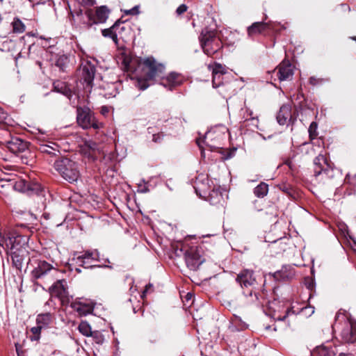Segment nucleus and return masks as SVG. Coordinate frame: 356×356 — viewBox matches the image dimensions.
<instances>
[{
	"mask_svg": "<svg viewBox=\"0 0 356 356\" xmlns=\"http://www.w3.org/2000/svg\"><path fill=\"white\" fill-rule=\"evenodd\" d=\"M143 65L145 77L138 78L136 81V86L141 90L147 89L150 85L149 81H159L161 85L169 90H172L181 82L180 76L175 72L164 76L165 66L156 62L152 57L145 58Z\"/></svg>",
	"mask_w": 356,
	"mask_h": 356,
	"instance_id": "1",
	"label": "nucleus"
},
{
	"mask_svg": "<svg viewBox=\"0 0 356 356\" xmlns=\"http://www.w3.org/2000/svg\"><path fill=\"white\" fill-rule=\"evenodd\" d=\"M229 135L228 129L224 125L212 127L202 137L196 139V143L202 151L208 148L210 151L221 149L220 145Z\"/></svg>",
	"mask_w": 356,
	"mask_h": 356,
	"instance_id": "2",
	"label": "nucleus"
},
{
	"mask_svg": "<svg viewBox=\"0 0 356 356\" xmlns=\"http://www.w3.org/2000/svg\"><path fill=\"white\" fill-rule=\"evenodd\" d=\"M54 168L64 179L70 183H74L80 178L78 164L70 159L63 158L56 161Z\"/></svg>",
	"mask_w": 356,
	"mask_h": 356,
	"instance_id": "3",
	"label": "nucleus"
},
{
	"mask_svg": "<svg viewBox=\"0 0 356 356\" xmlns=\"http://www.w3.org/2000/svg\"><path fill=\"white\" fill-rule=\"evenodd\" d=\"M200 41L203 51L211 56L222 48V42L216 31L205 28L202 31Z\"/></svg>",
	"mask_w": 356,
	"mask_h": 356,
	"instance_id": "4",
	"label": "nucleus"
},
{
	"mask_svg": "<svg viewBox=\"0 0 356 356\" xmlns=\"http://www.w3.org/2000/svg\"><path fill=\"white\" fill-rule=\"evenodd\" d=\"M335 321L334 326H337V321H344V326L340 334L342 341L348 343L356 342V321L341 311L337 313Z\"/></svg>",
	"mask_w": 356,
	"mask_h": 356,
	"instance_id": "5",
	"label": "nucleus"
},
{
	"mask_svg": "<svg viewBox=\"0 0 356 356\" xmlns=\"http://www.w3.org/2000/svg\"><path fill=\"white\" fill-rule=\"evenodd\" d=\"M76 112L77 123L83 129L93 128L95 129H99L103 127V124L95 119L93 113L90 111L89 108L79 107L77 108Z\"/></svg>",
	"mask_w": 356,
	"mask_h": 356,
	"instance_id": "6",
	"label": "nucleus"
},
{
	"mask_svg": "<svg viewBox=\"0 0 356 356\" xmlns=\"http://www.w3.org/2000/svg\"><path fill=\"white\" fill-rule=\"evenodd\" d=\"M35 138L40 143L38 149L41 153L52 156H57L60 154V146L56 143L47 138L44 132L39 130L38 135Z\"/></svg>",
	"mask_w": 356,
	"mask_h": 356,
	"instance_id": "7",
	"label": "nucleus"
},
{
	"mask_svg": "<svg viewBox=\"0 0 356 356\" xmlns=\"http://www.w3.org/2000/svg\"><path fill=\"white\" fill-rule=\"evenodd\" d=\"M183 248L185 247L181 248L180 252L183 251ZM184 258L188 268L192 270H196L203 262V259L195 246L184 249Z\"/></svg>",
	"mask_w": 356,
	"mask_h": 356,
	"instance_id": "8",
	"label": "nucleus"
},
{
	"mask_svg": "<svg viewBox=\"0 0 356 356\" xmlns=\"http://www.w3.org/2000/svg\"><path fill=\"white\" fill-rule=\"evenodd\" d=\"M99 254L97 250H86L76 257V263L85 268L99 266L96 264L99 261Z\"/></svg>",
	"mask_w": 356,
	"mask_h": 356,
	"instance_id": "9",
	"label": "nucleus"
},
{
	"mask_svg": "<svg viewBox=\"0 0 356 356\" xmlns=\"http://www.w3.org/2000/svg\"><path fill=\"white\" fill-rule=\"evenodd\" d=\"M49 292L52 296L58 298L63 305L68 304L70 301L64 280H58L54 283L49 288Z\"/></svg>",
	"mask_w": 356,
	"mask_h": 356,
	"instance_id": "10",
	"label": "nucleus"
},
{
	"mask_svg": "<svg viewBox=\"0 0 356 356\" xmlns=\"http://www.w3.org/2000/svg\"><path fill=\"white\" fill-rule=\"evenodd\" d=\"M51 272L57 273V270L51 264L44 260H38L31 271L32 278L38 280Z\"/></svg>",
	"mask_w": 356,
	"mask_h": 356,
	"instance_id": "11",
	"label": "nucleus"
},
{
	"mask_svg": "<svg viewBox=\"0 0 356 356\" xmlns=\"http://www.w3.org/2000/svg\"><path fill=\"white\" fill-rule=\"evenodd\" d=\"M81 79L88 87L92 88V83L95 74V66L89 60L83 61L81 65Z\"/></svg>",
	"mask_w": 356,
	"mask_h": 356,
	"instance_id": "12",
	"label": "nucleus"
},
{
	"mask_svg": "<svg viewBox=\"0 0 356 356\" xmlns=\"http://www.w3.org/2000/svg\"><path fill=\"white\" fill-rule=\"evenodd\" d=\"M277 75L280 81H291L293 76V67L288 61L282 62L277 67Z\"/></svg>",
	"mask_w": 356,
	"mask_h": 356,
	"instance_id": "13",
	"label": "nucleus"
},
{
	"mask_svg": "<svg viewBox=\"0 0 356 356\" xmlns=\"http://www.w3.org/2000/svg\"><path fill=\"white\" fill-rule=\"evenodd\" d=\"M277 121L280 125L288 124L290 122H293L291 114V106L289 104L282 105L276 117Z\"/></svg>",
	"mask_w": 356,
	"mask_h": 356,
	"instance_id": "14",
	"label": "nucleus"
},
{
	"mask_svg": "<svg viewBox=\"0 0 356 356\" xmlns=\"http://www.w3.org/2000/svg\"><path fill=\"white\" fill-rule=\"evenodd\" d=\"M7 147L12 153L17 154L24 152L27 149V144L19 138H12L7 142Z\"/></svg>",
	"mask_w": 356,
	"mask_h": 356,
	"instance_id": "15",
	"label": "nucleus"
},
{
	"mask_svg": "<svg viewBox=\"0 0 356 356\" xmlns=\"http://www.w3.org/2000/svg\"><path fill=\"white\" fill-rule=\"evenodd\" d=\"M24 230L23 229L22 231H21L20 238H22L24 239H22V243H20V245H18L16 248L13 249H8L6 248V247H2L4 250L10 252L13 264L16 266L17 268H19L22 265V261L19 258L17 252L20 250V249L26 243L27 236L24 235Z\"/></svg>",
	"mask_w": 356,
	"mask_h": 356,
	"instance_id": "16",
	"label": "nucleus"
},
{
	"mask_svg": "<svg viewBox=\"0 0 356 356\" xmlns=\"http://www.w3.org/2000/svg\"><path fill=\"white\" fill-rule=\"evenodd\" d=\"M337 350L335 347L332 346H317L312 352V356H336Z\"/></svg>",
	"mask_w": 356,
	"mask_h": 356,
	"instance_id": "17",
	"label": "nucleus"
},
{
	"mask_svg": "<svg viewBox=\"0 0 356 356\" xmlns=\"http://www.w3.org/2000/svg\"><path fill=\"white\" fill-rule=\"evenodd\" d=\"M259 124L257 115H254L252 111L246 110V127H248L250 130L254 131L259 129Z\"/></svg>",
	"mask_w": 356,
	"mask_h": 356,
	"instance_id": "18",
	"label": "nucleus"
},
{
	"mask_svg": "<svg viewBox=\"0 0 356 356\" xmlns=\"http://www.w3.org/2000/svg\"><path fill=\"white\" fill-rule=\"evenodd\" d=\"M267 28V24L264 22H254L248 29V35L254 37L261 34Z\"/></svg>",
	"mask_w": 356,
	"mask_h": 356,
	"instance_id": "19",
	"label": "nucleus"
},
{
	"mask_svg": "<svg viewBox=\"0 0 356 356\" xmlns=\"http://www.w3.org/2000/svg\"><path fill=\"white\" fill-rule=\"evenodd\" d=\"M294 275L293 272L287 267H283L280 270L273 275L275 280L285 281L291 279Z\"/></svg>",
	"mask_w": 356,
	"mask_h": 356,
	"instance_id": "20",
	"label": "nucleus"
},
{
	"mask_svg": "<svg viewBox=\"0 0 356 356\" xmlns=\"http://www.w3.org/2000/svg\"><path fill=\"white\" fill-rule=\"evenodd\" d=\"M52 315L50 313L40 314L36 318L37 324L43 328L47 327L52 322Z\"/></svg>",
	"mask_w": 356,
	"mask_h": 356,
	"instance_id": "21",
	"label": "nucleus"
},
{
	"mask_svg": "<svg viewBox=\"0 0 356 356\" xmlns=\"http://www.w3.org/2000/svg\"><path fill=\"white\" fill-rule=\"evenodd\" d=\"M109 10L105 6H102L97 8L96 20L99 23H104L108 17Z\"/></svg>",
	"mask_w": 356,
	"mask_h": 356,
	"instance_id": "22",
	"label": "nucleus"
},
{
	"mask_svg": "<svg viewBox=\"0 0 356 356\" xmlns=\"http://www.w3.org/2000/svg\"><path fill=\"white\" fill-rule=\"evenodd\" d=\"M16 41L6 37L4 42L0 44V50L4 52H10L15 51Z\"/></svg>",
	"mask_w": 356,
	"mask_h": 356,
	"instance_id": "23",
	"label": "nucleus"
},
{
	"mask_svg": "<svg viewBox=\"0 0 356 356\" xmlns=\"http://www.w3.org/2000/svg\"><path fill=\"white\" fill-rule=\"evenodd\" d=\"M322 163L324 164L326 163V159L322 154H319L314 159V164L315 165L314 168V175L316 177L320 175L323 170V167L322 166Z\"/></svg>",
	"mask_w": 356,
	"mask_h": 356,
	"instance_id": "24",
	"label": "nucleus"
},
{
	"mask_svg": "<svg viewBox=\"0 0 356 356\" xmlns=\"http://www.w3.org/2000/svg\"><path fill=\"white\" fill-rule=\"evenodd\" d=\"M268 191V185L264 182L260 183L257 186L254 188V194L257 197H265Z\"/></svg>",
	"mask_w": 356,
	"mask_h": 356,
	"instance_id": "25",
	"label": "nucleus"
},
{
	"mask_svg": "<svg viewBox=\"0 0 356 356\" xmlns=\"http://www.w3.org/2000/svg\"><path fill=\"white\" fill-rule=\"evenodd\" d=\"M208 68L212 72V74H225L227 72L226 67L218 63L209 65Z\"/></svg>",
	"mask_w": 356,
	"mask_h": 356,
	"instance_id": "26",
	"label": "nucleus"
},
{
	"mask_svg": "<svg viewBox=\"0 0 356 356\" xmlns=\"http://www.w3.org/2000/svg\"><path fill=\"white\" fill-rule=\"evenodd\" d=\"M54 89L58 92H60L66 96H70L71 91L69 88H67L65 83L57 81L54 83Z\"/></svg>",
	"mask_w": 356,
	"mask_h": 356,
	"instance_id": "27",
	"label": "nucleus"
},
{
	"mask_svg": "<svg viewBox=\"0 0 356 356\" xmlns=\"http://www.w3.org/2000/svg\"><path fill=\"white\" fill-rule=\"evenodd\" d=\"M13 31L14 33H21L25 31V25L18 18H15L12 22Z\"/></svg>",
	"mask_w": 356,
	"mask_h": 356,
	"instance_id": "28",
	"label": "nucleus"
},
{
	"mask_svg": "<svg viewBox=\"0 0 356 356\" xmlns=\"http://www.w3.org/2000/svg\"><path fill=\"white\" fill-rule=\"evenodd\" d=\"M79 332L86 337L90 336L92 333L91 327L86 321H81L78 327Z\"/></svg>",
	"mask_w": 356,
	"mask_h": 356,
	"instance_id": "29",
	"label": "nucleus"
},
{
	"mask_svg": "<svg viewBox=\"0 0 356 356\" xmlns=\"http://www.w3.org/2000/svg\"><path fill=\"white\" fill-rule=\"evenodd\" d=\"M74 307L81 315L83 316L90 313L92 310V308L90 306H83L81 304H76Z\"/></svg>",
	"mask_w": 356,
	"mask_h": 356,
	"instance_id": "30",
	"label": "nucleus"
},
{
	"mask_svg": "<svg viewBox=\"0 0 356 356\" xmlns=\"http://www.w3.org/2000/svg\"><path fill=\"white\" fill-rule=\"evenodd\" d=\"M257 277L255 272L246 270V284L253 285L257 281Z\"/></svg>",
	"mask_w": 356,
	"mask_h": 356,
	"instance_id": "31",
	"label": "nucleus"
},
{
	"mask_svg": "<svg viewBox=\"0 0 356 356\" xmlns=\"http://www.w3.org/2000/svg\"><path fill=\"white\" fill-rule=\"evenodd\" d=\"M90 337H92L95 342L97 344H102L104 341V335L99 331L92 332Z\"/></svg>",
	"mask_w": 356,
	"mask_h": 356,
	"instance_id": "32",
	"label": "nucleus"
},
{
	"mask_svg": "<svg viewBox=\"0 0 356 356\" xmlns=\"http://www.w3.org/2000/svg\"><path fill=\"white\" fill-rule=\"evenodd\" d=\"M209 200L211 204H216L220 202L222 198L221 195L218 193L217 191H212L211 193H209Z\"/></svg>",
	"mask_w": 356,
	"mask_h": 356,
	"instance_id": "33",
	"label": "nucleus"
},
{
	"mask_svg": "<svg viewBox=\"0 0 356 356\" xmlns=\"http://www.w3.org/2000/svg\"><path fill=\"white\" fill-rule=\"evenodd\" d=\"M317 124L315 122H312L309 127V134L311 139H314L317 136Z\"/></svg>",
	"mask_w": 356,
	"mask_h": 356,
	"instance_id": "34",
	"label": "nucleus"
},
{
	"mask_svg": "<svg viewBox=\"0 0 356 356\" xmlns=\"http://www.w3.org/2000/svg\"><path fill=\"white\" fill-rule=\"evenodd\" d=\"M222 75L223 74H212V76H213L212 83H213V86L214 88H218L222 84Z\"/></svg>",
	"mask_w": 356,
	"mask_h": 356,
	"instance_id": "35",
	"label": "nucleus"
},
{
	"mask_svg": "<svg viewBox=\"0 0 356 356\" xmlns=\"http://www.w3.org/2000/svg\"><path fill=\"white\" fill-rule=\"evenodd\" d=\"M86 145L92 151L95 152H101L100 147L94 141L88 140L86 142Z\"/></svg>",
	"mask_w": 356,
	"mask_h": 356,
	"instance_id": "36",
	"label": "nucleus"
},
{
	"mask_svg": "<svg viewBox=\"0 0 356 356\" xmlns=\"http://www.w3.org/2000/svg\"><path fill=\"white\" fill-rule=\"evenodd\" d=\"M325 81V80L324 79L317 78L316 76H311L309 80V83L314 86H316L318 85H321Z\"/></svg>",
	"mask_w": 356,
	"mask_h": 356,
	"instance_id": "37",
	"label": "nucleus"
},
{
	"mask_svg": "<svg viewBox=\"0 0 356 356\" xmlns=\"http://www.w3.org/2000/svg\"><path fill=\"white\" fill-rule=\"evenodd\" d=\"M232 322L233 324H234L236 326L239 327L238 329H243V321L241 319V317L236 314L233 315V318L232 319Z\"/></svg>",
	"mask_w": 356,
	"mask_h": 356,
	"instance_id": "38",
	"label": "nucleus"
},
{
	"mask_svg": "<svg viewBox=\"0 0 356 356\" xmlns=\"http://www.w3.org/2000/svg\"><path fill=\"white\" fill-rule=\"evenodd\" d=\"M42 328L43 327H42L41 326H40L39 325L37 324V326L33 327L31 329V332L35 335V337H34L35 340H37L39 339V336H40L41 330Z\"/></svg>",
	"mask_w": 356,
	"mask_h": 356,
	"instance_id": "39",
	"label": "nucleus"
},
{
	"mask_svg": "<svg viewBox=\"0 0 356 356\" xmlns=\"http://www.w3.org/2000/svg\"><path fill=\"white\" fill-rule=\"evenodd\" d=\"M115 29V26H112L111 28L110 29H104L102 30V35L104 36V37H108V38H111V36L115 33L114 31V29Z\"/></svg>",
	"mask_w": 356,
	"mask_h": 356,
	"instance_id": "40",
	"label": "nucleus"
},
{
	"mask_svg": "<svg viewBox=\"0 0 356 356\" xmlns=\"http://www.w3.org/2000/svg\"><path fill=\"white\" fill-rule=\"evenodd\" d=\"M187 10V6L185 4L180 5L176 10L177 15H181Z\"/></svg>",
	"mask_w": 356,
	"mask_h": 356,
	"instance_id": "41",
	"label": "nucleus"
},
{
	"mask_svg": "<svg viewBox=\"0 0 356 356\" xmlns=\"http://www.w3.org/2000/svg\"><path fill=\"white\" fill-rule=\"evenodd\" d=\"M125 13L127 14L132 15H138L139 13V6H136L134 8H132L131 9L125 11Z\"/></svg>",
	"mask_w": 356,
	"mask_h": 356,
	"instance_id": "42",
	"label": "nucleus"
},
{
	"mask_svg": "<svg viewBox=\"0 0 356 356\" xmlns=\"http://www.w3.org/2000/svg\"><path fill=\"white\" fill-rule=\"evenodd\" d=\"M7 113L0 108V123H4L7 119Z\"/></svg>",
	"mask_w": 356,
	"mask_h": 356,
	"instance_id": "43",
	"label": "nucleus"
},
{
	"mask_svg": "<svg viewBox=\"0 0 356 356\" xmlns=\"http://www.w3.org/2000/svg\"><path fill=\"white\" fill-rule=\"evenodd\" d=\"M163 138V134H154L152 136V140L155 143H159L162 140Z\"/></svg>",
	"mask_w": 356,
	"mask_h": 356,
	"instance_id": "44",
	"label": "nucleus"
},
{
	"mask_svg": "<svg viewBox=\"0 0 356 356\" xmlns=\"http://www.w3.org/2000/svg\"><path fill=\"white\" fill-rule=\"evenodd\" d=\"M236 282H238L241 284V287L243 286V284H245V277L243 273H240L239 275H238L236 277Z\"/></svg>",
	"mask_w": 356,
	"mask_h": 356,
	"instance_id": "45",
	"label": "nucleus"
},
{
	"mask_svg": "<svg viewBox=\"0 0 356 356\" xmlns=\"http://www.w3.org/2000/svg\"><path fill=\"white\" fill-rule=\"evenodd\" d=\"M236 148H234L233 149L229 150V151L227 152V154H225V155H224V156H223L222 159H223L224 160H227V159H229L232 158V157L234 156V152H235V151H236Z\"/></svg>",
	"mask_w": 356,
	"mask_h": 356,
	"instance_id": "46",
	"label": "nucleus"
},
{
	"mask_svg": "<svg viewBox=\"0 0 356 356\" xmlns=\"http://www.w3.org/2000/svg\"><path fill=\"white\" fill-rule=\"evenodd\" d=\"M100 112L103 115H106L109 113V108L106 106H103L101 107Z\"/></svg>",
	"mask_w": 356,
	"mask_h": 356,
	"instance_id": "47",
	"label": "nucleus"
},
{
	"mask_svg": "<svg viewBox=\"0 0 356 356\" xmlns=\"http://www.w3.org/2000/svg\"><path fill=\"white\" fill-rule=\"evenodd\" d=\"M198 188H200L201 191H203L204 196L207 194V186L200 188V186H198V184L197 183V186L195 187V191L197 193Z\"/></svg>",
	"mask_w": 356,
	"mask_h": 356,
	"instance_id": "48",
	"label": "nucleus"
},
{
	"mask_svg": "<svg viewBox=\"0 0 356 356\" xmlns=\"http://www.w3.org/2000/svg\"><path fill=\"white\" fill-rule=\"evenodd\" d=\"M82 1L85 4L89 5V6H92L95 3V0H82Z\"/></svg>",
	"mask_w": 356,
	"mask_h": 356,
	"instance_id": "49",
	"label": "nucleus"
},
{
	"mask_svg": "<svg viewBox=\"0 0 356 356\" xmlns=\"http://www.w3.org/2000/svg\"><path fill=\"white\" fill-rule=\"evenodd\" d=\"M111 38L113 40V41L115 43H116V44L118 43V35L115 33V32L111 36Z\"/></svg>",
	"mask_w": 356,
	"mask_h": 356,
	"instance_id": "50",
	"label": "nucleus"
},
{
	"mask_svg": "<svg viewBox=\"0 0 356 356\" xmlns=\"http://www.w3.org/2000/svg\"><path fill=\"white\" fill-rule=\"evenodd\" d=\"M6 37V35H0V44H1L2 42H4Z\"/></svg>",
	"mask_w": 356,
	"mask_h": 356,
	"instance_id": "51",
	"label": "nucleus"
},
{
	"mask_svg": "<svg viewBox=\"0 0 356 356\" xmlns=\"http://www.w3.org/2000/svg\"><path fill=\"white\" fill-rule=\"evenodd\" d=\"M61 60H67V57H65V56H62V57H60V58L58 59V60L57 61V65H59V62H60Z\"/></svg>",
	"mask_w": 356,
	"mask_h": 356,
	"instance_id": "52",
	"label": "nucleus"
},
{
	"mask_svg": "<svg viewBox=\"0 0 356 356\" xmlns=\"http://www.w3.org/2000/svg\"><path fill=\"white\" fill-rule=\"evenodd\" d=\"M43 217L45 218V219H49V213H43Z\"/></svg>",
	"mask_w": 356,
	"mask_h": 356,
	"instance_id": "53",
	"label": "nucleus"
},
{
	"mask_svg": "<svg viewBox=\"0 0 356 356\" xmlns=\"http://www.w3.org/2000/svg\"><path fill=\"white\" fill-rule=\"evenodd\" d=\"M339 356H351L350 355H348V354H344V353H340L339 355Z\"/></svg>",
	"mask_w": 356,
	"mask_h": 356,
	"instance_id": "54",
	"label": "nucleus"
},
{
	"mask_svg": "<svg viewBox=\"0 0 356 356\" xmlns=\"http://www.w3.org/2000/svg\"><path fill=\"white\" fill-rule=\"evenodd\" d=\"M286 318V316L285 315L282 318H278V319L280 321H284Z\"/></svg>",
	"mask_w": 356,
	"mask_h": 356,
	"instance_id": "55",
	"label": "nucleus"
},
{
	"mask_svg": "<svg viewBox=\"0 0 356 356\" xmlns=\"http://www.w3.org/2000/svg\"><path fill=\"white\" fill-rule=\"evenodd\" d=\"M309 309H312L311 314H313L314 312V307H309Z\"/></svg>",
	"mask_w": 356,
	"mask_h": 356,
	"instance_id": "56",
	"label": "nucleus"
},
{
	"mask_svg": "<svg viewBox=\"0 0 356 356\" xmlns=\"http://www.w3.org/2000/svg\"><path fill=\"white\" fill-rule=\"evenodd\" d=\"M148 289V286H146V289H145V291H147Z\"/></svg>",
	"mask_w": 356,
	"mask_h": 356,
	"instance_id": "57",
	"label": "nucleus"
},
{
	"mask_svg": "<svg viewBox=\"0 0 356 356\" xmlns=\"http://www.w3.org/2000/svg\"><path fill=\"white\" fill-rule=\"evenodd\" d=\"M76 270L79 273L81 272V270L79 268H76Z\"/></svg>",
	"mask_w": 356,
	"mask_h": 356,
	"instance_id": "58",
	"label": "nucleus"
},
{
	"mask_svg": "<svg viewBox=\"0 0 356 356\" xmlns=\"http://www.w3.org/2000/svg\"><path fill=\"white\" fill-rule=\"evenodd\" d=\"M1 1H2L3 0H0Z\"/></svg>",
	"mask_w": 356,
	"mask_h": 356,
	"instance_id": "59",
	"label": "nucleus"
}]
</instances>
